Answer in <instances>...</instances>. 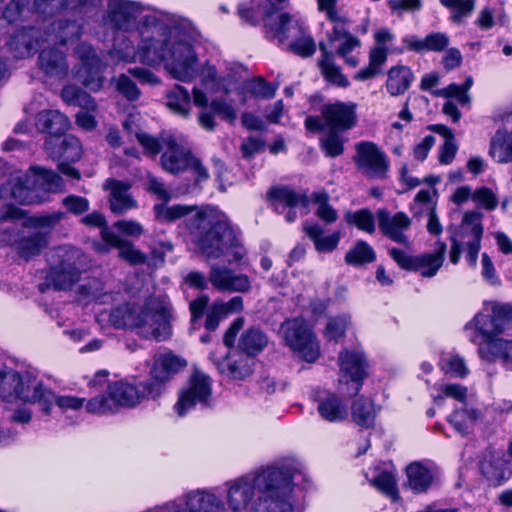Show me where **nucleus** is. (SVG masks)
<instances>
[{"label":"nucleus","instance_id":"nucleus-23","mask_svg":"<svg viewBox=\"0 0 512 512\" xmlns=\"http://www.w3.org/2000/svg\"><path fill=\"white\" fill-rule=\"evenodd\" d=\"M171 502H186L185 509L195 512H225L223 500L212 489L197 488L189 490L170 500Z\"/></svg>","mask_w":512,"mask_h":512},{"label":"nucleus","instance_id":"nucleus-8","mask_svg":"<svg viewBox=\"0 0 512 512\" xmlns=\"http://www.w3.org/2000/svg\"><path fill=\"white\" fill-rule=\"evenodd\" d=\"M264 29L268 38L284 43L289 40L288 49L294 54L306 58L316 52V43L301 20L288 13L272 17L266 12Z\"/></svg>","mask_w":512,"mask_h":512},{"label":"nucleus","instance_id":"nucleus-17","mask_svg":"<svg viewBox=\"0 0 512 512\" xmlns=\"http://www.w3.org/2000/svg\"><path fill=\"white\" fill-rule=\"evenodd\" d=\"M29 393L28 399H19L27 403H39L42 406V411L48 415L51 411L52 405L55 403L61 409H80L85 399L76 396H56L55 393L46 388L43 383L32 372L29 373Z\"/></svg>","mask_w":512,"mask_h":512},{"label":"nucleus","instance_id":"nucleus-9","mask_svg":"<svg viewBox=\"0 0 512 512\" xmlns=\"http://www.w3.org/2000/svg\"><path fill=\"white\" fill-rule=\"evenodd\" d=\"M54 2L71 9L94 7L103 0H10L2 9L1 19L8 24L28 21L33 14L50 15L54 11Z\"/></svg>","mask_w":512,"mask_h":512},{"label":"nucleus","instance_id":"nucleus-29","mask_svg":"<svg viewBox=\"0 0 512 512\" xmlns=\"http://www.w3.org/2000/svg\"><path fill=\"white\" fill-rule=\"evenodd\" d=\"M49 37L44 38L41 30L33 26L23 27L10 36L7 46L15 58H26L36 52L41 42L49 41Z\"/></svg>","mask_w":512,"mask_h":512},{"label":"nucleus","instance_id":"nucleus-54","mask_svg":"<svg viewBox=\"0 0 512 512\" xmlns=\"http://www.w3.org/2000/svg\"><path fill=\"white\" fill-rule=\"evenodd\" d=\"M193 211V207L186 205H173L167 206L165 203L156 204L154 206L155 216L158 220L164 222H173L184 216H191L190 213Z\"/></svg>","mask_w":512,"mask_h":512},{"label":"nucleus","instance_id":"nucleus-21","mask_svg":"<svg viewBox=\"0 0 512 512\" xmlns=\"http://www.w3.org/2000/svg\"><path fill=\"white\" fill-rule=\"evenodd\" d=\"M357 105L354 102L336 101L323 104L320 113L328 130L348 131L357 123Z\"/></svg>","mask_w":512,"mask_h":512},{"label":"nucleus","instance_id":"nucleus-16","mask_svg":"<svg viewBox=\"0 0 512 512\" xmlns=\"http://www.w3.org/2000/svg\"><path fill=\"white\" fill-rule=\"evenodd\" d=\"M76 54L80 60V66L75 72L76 78L91 91H99L104 83L102 74L105 64L95 49L87 43H80L76 47Z\"/></svg>","mask_w":512,"mask_h":512},{"label":"nucleus","instance_id":"nucleus-60","mask_svg":"<svg viewBox=\"0 0 512 512\" xmlns=\"http://www.w3.org/2000/svg\"><path fill=\"white\" fill-rule=\"evenodd\" d=\"M244 89L246 92L254 96L269 99L274 97L277 87H274L264 79L259 78L246 82L244 84Z\"/></svg>","mask_w":512,"mask_h":512},{"label":"nucleus","instance_id":"nucleus-26","mask_svg":"<svg viewBox=\"0 0 512 512\" xmlns=\"http://www.w3.org/2000/svg\"><path fill=\"white\" fill-rule=\"evenodd\" d=\"M209 282L220 292L245 293L251 289L248 276L235 274L230 268L218 264L210 266Z\"/></svg>","mask_w":512,"mask_h":512},{"label":"nucleus","instance_id":"nucleus-61","mask_svg":"<svg viewBox=\"0 0 512 512\" xmlns=\"http://www.w3.org/2000/svg\"><path fill=\"white\" fill-rule=\"evenodd\" d=\"M116 90L128 101H135L141 95L136 83L126 74H120L116 79Z\"/></svg>","mask_w":512,"mask_h":512},{"label":"nucleus","instance_id":"nucleus-33","mask_svg":"<svg viewBox=\"0 0 512 512\" xmlns=\"http://www.w3.org/2000/svg\"><path fill=\"white\" fill-rule=\"evenodd\" d=\"M2 240L8 244H16L18 254L26 260L38 255L48 243L46 234L41 231L23 233L19 237L4 233Z\"/></svg>","mask_w":512,"mask_h":512},{"label":"nucleus","instance_id":"nucleus-53","mask_svg":"<svg viewBox=\"0 0 512 512\" xmlns=\"http://www.w3.org/2000/svg\"><path fill=\"white\" fill-rule=\"evenodd\" d=\"M338 43L339 45L336 48L335 55L342 58L344 62L352 68L358 66L359 59L358 57L353 55V52L356 49L360 48V39L357 36L353 35L338 41Z\"/></svg>","mask_w":512,"mask_h":512},{"label":"nucleus","instance_id":"nucleus-49","mask_svg":"<svg viewBox=\"0 0 512 512\" xmlns=\"http://www.w3.org/2000/svg\"><path fill=\"white\" fill-rule=\"evenodd\" d=\"M376 254L373 248L365 241H358L345 255V262L348 265L360 266L373 262Z\"/></svg>","mask_w":512,"mask_h":512},{"label":"nucleus","instance_id":"nucleus-38","mask_svg":"<svg viewBox=\"0 0 512 512\" xmlns=\"http://www.w3.org/2000/svg\"><path fill=\"white\" fill-rule=\"evenodd\" d=\"M319 415L328 422H340L347 418L348 411L342 399L335 394H328L318 399Z\"/></svg>","mask_w":512,"mask_h":512},{"label":"nucleus","instance_id":"nucleus-19","mask_svg":"<svg viewBox=\"0 0 512 512\" xmlns=\"http://www.w3.org/2000/svg\"><path fill=\"white\" fill-rule=\"evenodd\" d=\"M164 152L161 156L163 169L171 174H178L190 167L193 154L186 147V138L182 135L165 134L163 136Z\"/></svg>","mask_w":512,"mask_h":512},{"label":"nucleus","instance_id":"nucleus-1","mask_svg":"<svg viewBox=\"0 0 512 512\" xmlns=\"http://www.w3.org/2000/svg\"><path fill=\"white\" fill-rule=\"evenodd\" d=\"M137 46L125 35L114 40L109 50L115 62L135 63L151 67L163 65L176 80L190 82L197 75V56L192 42L199 37L194 24L186 18L173 19L171 25L154 15L139 19Z\"/></svg>","mask_w":512,"mask_h":512},{"label":"nucleus","instance_id":"nucleus-40","mask_svg":"<svg viewBox=\"0 0 512 512\" xmlns=\"http://www.w3.org/2000/svg\"><path fill=\"white\" fill-rule=\"evenodd\" d=\"M414 80L411 69L407 66H394L387 74L386 89L391 96H399L409 89Z\"/></svg>","mask_w":512,"mask_h":512},{"label":"nucleus","instance_id":"nucleus-28","mask_svg":"<svg viewBox=\"0 0 512 512\" xmlns=\"http://www.w3.org/2000/svg\"><path fill=\"white\" fill-rule=\"evenodd\" d=\"M101 236L104 241L103 244H97L95 248L103 253H107L110 248H117L121 259L128 262L130 265H142L147 262V257L135 246L121 238L114 231L104 228L101 231Z\"/></svg>","mask_w":512,"mask_h":512},{"label":"nucleus","instance_id":"nucleus-42","mask_svg":"<svg viewBox=\"0 0 512 512\" xmlns=\"http://www.w3.org/2000/svg\"><path fill=\"white\" fill-rule=\"evenodd\" d=\"M166 105L176 115L188 118L191 112V97L189 91L181 85H174L166 93Z\"/></svg>","mask_w":512,"mask_h":512},{"label":"nucleus","instance_id":"nucleus-45","mask_svg":"<svg viewBox=\"0 0 512 512\" xmlns=\"http://www.w3.org/2000/svg\"><path fill=\"white\" fill-rule=\"evenodd\" d=\"M303 231L313 241L318 252H331L338 246L340 240L339 232L323 236L324 231L317 223L305 224Z\"/></svg>","mask_w":512,"mask_h":512},{"label":"nucleus","instance_id":"nucleus-15","mask_svg":"<svg viewBox=\"0 0 512 512\" xmlns=\"http://www.w3.org/2000/svg\"><path fill=\"white\" fill-rule=\"evenodd\" d=\"M340 384L348 385L347 394L356 396L367 377L368 364L364 354L360 351L343 350L339 353Z\"/></svg>","mask_w":512,"mask_h":512},{"label":"nucleus","instance_id":"nucleus-5","mask_svg":"<svg viewBox=\"0 0 512 512\" xmlns=\"http://www.w3.org/2000/svg\"><path fill=\"white\" fill-rule=\"evenodd\" d=\"M302 463L294 457H283L272 463L270 474L258 479L264 488L252 505L253 512H298L294 495V478L301 474Z\"/></svg>","mask_w":512,"mask_h":512},{"label":"nucleus","instance_id":"nucleus-51","mask_svg":"<svg viewBox=\"0 0 512 512\" xmlns=\"http://www.w3.org/2000/svg\"><path fill=\"white\" fill-rule=\"evenodd\" d=\"M439 2L451 10L450 20L456 24H462L475 8V0H439Z\"/></svg>","mask_w":512,"mask_h":512},{"label":"nucleus","instance_id":"nucleus-12","mask_svg":"<svg viewBox=\"0 0 512 512\" xmlns=\"http://www.w3.org/2000/svg\"><path fill=\"white\" fill-rule=\"evenodd\" d=\"M212 401L211 378L200 371H195L190 376L186 386L179 391L174 410L178 416L183 417L197 406L201 408L210 407Z\"/></svg>","mask_w":512,"mask_h":512},{"label":"nucleus","instance_id":"nucleus-35","mask_svg":"<svg viewBox=\"0 0 512 512\" xmlns=\"http://www.w3.org/2000/svg\"><path fill=\"white\" fill-rule=\"evenodd\" d=\"M221 374L227 375L234 380H243L253 372L254 361L243 354L227 355L214 362Z\"/></svg>","mask_w":512,"mask_h":512},{"label":"nucleus","instance_id":"nucleus-43","mask_svg":"<svg viewBox=\"0 0 512 512\" xmlns=\"http://www.w3.org/2000/svg\"><path fill=\"white\" fill-rule=\"evenodd\" d=\"M268 344V338L259 328L251 327L240 336L238 347L248 357L258 355Z\"/></svg>","mask_w":512,"mask_h":512},{"label":"nucleus","instance_id":"nucleus-27","mask_svg":"<svg viewBox=\"0 0 512 512\" xmlns=\"http://www.w3.org/2000/svg\"><path fill=\"white\" fill-rule=\"evenodd\" d=\"M269 199L273 202L278 213H285V219L288 223H292L297 218L295 207L301 205L306 208L310 199L305 193H299L289 187H273L268 192Z\"/></svg>","mask_w":512,"mask_h":512},{"label":"nucleus","instance_id":"nucleus-30","mask_svg":"<svg viewBox=\"0 0 512 512\" xmlns=\"http://www.w3.org/2000/svg\"><path fill=\"white\" fill-rule=\"evenodd\" d=\"M109 190V206L115 215H123L131 209L138 207V203L130 193L132 187L130 182L108 178L103 185Z\"/></svg>","mask_w":512,"mask_h":512},{"label":"nucleus","instance_id":"nucleus-36","mask_svg":"<svg viewBox=\"0 0 512 512\" xmlns=\"http://www.w3.org/2000/svg\"><path fill=\"white\" fill-rule=\"evenodd\" d=\"M44 146L47 154L53 159L74 162L81 157L80 141L74 136H62L54 143L53 139L46 140Z\"/></svg>","mask_w":512,"mask_h":512},{"label":"nucleus","instance_id":"nucleus-13","mask_svg":"<svg viewBox=\"0 0 512 512\" xmlns=\"http://www.w3.org/2000/svg\"><path fill=\"white\" fill-rule=\"evenodd\" d=\"M271 470L272 464L261 467L252 474L227 482L226 500L229 508L234 512L247 508L255 496V491L257 490L261 495L264 490L259 486L258 479L263 475L270 474Z\"/></svg>","mask_w":512,"mask_h":512},{"label":"nucleus","instance_id":"nucleus-24","mask_svg":"<svg viewBox=\"0 0 512 512\" xmlns=\"http://www.w3.org/2000/svg\"><path fill=\"white\" fill-rule=\"evenodd\" d=\"M482 214L479 211H468L463 216L461 235L466 239V260L473 267L477 264L478 253L481 248L483 226L481 224Z\"/></svg>","mask_w":512,"mask_h":512},{"label":"nucleus","instance_id":"nucleus-55","mask_svg":"<svg viewBox=\"0 0 512 512\" xmlns=\"http://www.w3.org/2000/svg\"><path fill=\"white\" fill-rule=\"evenodd\" d=\"M329 21L333 24L331 31H328L326 34L330 46L344 38L353 36L349 31L351 21L346 15L340 13L329 19Z\"/></svg>","mask_w":512,"mask_h":512},{"label":"nucleus","instance_id":"nucleus-59","mask_svg":"<svg viewBox=\"0 0 512 512\" xmlns=\"http://www.w3.org/2000/svg\"><path fill=\"white\" fill-rule=\"evenodd\" d=\"M371 485L389 497L398 493L396 480L391 472L383 471L371 480Z\"/></svg>","mask_w":512,"mask_h":512},{"label":"nucleus","instance_id":"nucleus-44","mask_svg":"<svg viewBox=\"0 0 512 512\" xmlns=\"http://www.w3.org/2000/svg\"><path fill=\"white\" fill-rule=\"evenodd\" d=\"M353 422L362 429L371 428L374 425L376 410L371 399L360 397L351 406Z\"/></svg>","mask_w":512,"mask_h":512},{"label":"nucleus","instance_id":"nucleus-46","mask_svg":"<svg viewBox=\"0 0 512 512\" xmlns=\"http://www.w3.org/2000/svg\"><path fill=\"white\" fill-rule=\"evenodd\" d=\"M408 486L415 493L426 492L433 482V474L418 462L411 463L407 469Z\"/></svg>","mask_w":512,"mask_h":512},{"label":"nucleus","instance_id":"nucleus-63","mask_svg":"<svg viewBox=\"0 0 512 512\" xmlns=\"http://www.w3.org/2000/svg\"><path fill=\"white\" fill-rule=\"evenodd\" d=\"M387 4L391 13L402 16L405 12L419 11L422 8V0H388Z\"/></svg>","mask_w":512,"mask_h":512},{"label":"nucleus","instance_id":"nucleus-25","mask_svg":"<svg viewBox=\"0 0 512 512\" xmlns=\"http://www.w3.org/2000/svg\"><path fill=\"white\" fill-rule=\"evenodd\" d=\"M378 226L381 232L392 241L409 247L411 242L405 232L411 226V219L404 212L391 215L386 209L377 211Z\"/></svg>","mask_w":512,"mask_h":512},{"label":"nucleus","instance_id":"nucleus-56","mask_svg":"<svg viewBox=\"0 0 512 512\" xmlns=\"http://www.w3.org/2000/svg\"><path fill=\"white\" fill-rule=\"evenodd\" d=\"M340 132L329 130V133L320 139V147L327 157L335 158L343 154L344 139Z\"/></svg>","mask_w":512,"mask_h":512},{"label":"nucleus","instance_id":"nucleus-32","mask_svg":"<svg viewBox=\"0 0 512 512\" xmlns=\"http://www.w3.org/2000/svg\"><path fill=\"white\" fill-rule=\"evenodd\" d=\"M35 126L39 132L48 134L47 140L53 139L54 143L65 136L70 122L66 115L58 110H44L37 114Z\"/></svg>","mask_w":512,"mask_h":512},{"label":"nucleus","instance_id":"nucleus-4","mask_svg":"<svg viewBox=\"0 0 512 512\" xmlns=\"http://www.w3.org/2000/svg\"><path fill=\"white\" fill-rule=\"evenodd\" d=\"M100 317H107L116 329L136 330L140 336L158 342L167 340L172 334L170 307L156 297L148 298L143 307L125 303L101 313Z\"/></svg>","mask_w":512,"mask_h":512},{"label":"nucleus","instance_id":"nucleus-2","mask_svg":"<svg viewBox=\"0 0 512 512\" xmlns=\"http://www.w3.org/2000/svg\"><path fill=\"white\" fill-rule=\"evenodd\" d=\"M195 244L207 259L228 257V262L241 261L246 249L231 227L228 217L217 208L208 207L185 220Z\"/></svg>","mask_w":512,"mask_h":512},{"label":"nucleus","instance_id":"nucleus-52","mask_svg":"<svg viewBox=\"0 0 512 512\" xmlns=\"http://www.w3.org/2000/svg\"><path fill=\"white\" fill-rule=\"evenodd\" d=\"M311 201L317 205L315 215L320 220L326 224H332L338 219L337 211L329 204L328 193L315 192L311 195Z\"/></svg>","mask_w":512,"mask_h":512},{"label":"nucleus","instance_id":"nucleus-18","mask_svg":"<svg viewBox=\"0 0 512 512\" xmlns=\"http://www.w3.org/2000/svg\"><path fill=\"white\" fill-rule=\"evenodd\" d=\"M354 162L358 170L369 179L384 180L390 167L386 154L373 142H360L356 145Z\"/></svg>","mask_w":512,"mask_h":512},{"label":"nucleus","instance_id":"nucleus-6","mask_svg":"<svg viewBox=\"0 0 512 512\" xmlns=\"http://www.w3.org/2000/svg\"><path fill=\"white\" fill-rule=\"evenodd\" d=\"M161 396V385L154 380H145L134 385L120 380L108 384L105 394L90 399L86 409L94 414H114L120 408H134L145 399Z\"/></svg>","mask_w":512,"mask_h":512},{"label":"nucleus","instance_id":"nucleus-39","mask_svg":"<svg viewBox=\"0 0 512 512\" xmlns=\"http://www.w3.org/2000/svg\"><path fill=\"white\" fill-rule=\"evenodd\" d=\"M50 28L54 34L53 41L62 45L78 40L82 33L81 24L76 20L61 18L53 21Z\"/></svg>","mask_w":512,"mask_h":512},{"label":"nucleus","instance_id":"nucleus-41","mask_svg":"<svg viewBox=\"0 0 512 512\" xmlns=\"http://www.w3.org/2000/svg\"><path fill=\"white\" fill-rule=\"evenodd\" d=\"M408 49L415 52L423 51H435L441 52L445 50L449 43V37L445 33L432 32L428 34L424 39H418L416 37H410L404 39Z\"/></svg>","mask_w":512,"mask_h":512},{"label":"nucleus","instance_id":"nucleus-62","mask_svg":"<svg viewBox=\"0 0 512 512\" xmlns=\"http://www.w3.org/2000/svg\"><path fill=\"white\" fill-rule=\"evenodd\" d=\"M443 368L446 372L460 378L466 377L469 373L465 360L459 355H451L444 359Z\"/></svg>","mask_w":512,"mask_h":512},{"label":"nucleus","instance_id":"nucleus-34","mask_svg":"<svg viewBox=\"0 0 512 512\" xmlns=\"http://www.w3.org/2000/svg\"><path fill=\"white\" fill-rule=\"evenodd\" d=\"M38 67L46 77L55 79L65 78L69 70L65 55L54 48H46L40 52Z\"/></svg>","mask_w":512,"mask_h":512},{"label":"nucleus","instance_id":"nucleus-37","mask_svg":"<svg viewBox=\"0 0 512 512\" xmlns=\"http://www.w3.org/2000/svg\"><path fill=\"white\" fill-rule=\"evenodd\" d=\"M319 49L321 58L318 61V65L324 78L338 87H348V79L342 74L341 68L334 62V53L328 50V46L324 42L319 43Z\"/></svg>","mask_w":512,"mask_h":512},{"label":"nucleus","instance_id":"nucleus-64","mask_svg":"<svg viewBox=\"0 0 512 512\" xmlns=\"http://www.w3.org/2000/svg\"><path fill=\"white\" fill-rule=\"evenodd\" d=\"M210 110L214 114L219 115L223 120L230 123L234 122L237 118V113L233 106L223 99H213L210 102Z\"/></svg>","mask_w":512,"mask_h":512},{"label":"nucleus","instance_id":"nucleus-22","mask_svg":"<svg viewBox=\"0 0 512 512\" xmlns=\"http://www.w3.org/2000/svg\"><path fill=\"white\" fill-rule=\"evenodd\" d=\"M29 373L19 372L0 363V399L6 402L28 399Z\"/></svg>","mask_w":512,"mask_h":512},{"label":"nucleus","instance_id":"nucleus-11","mask_svg":"<svg viewBox=\"0 0 512 512\" xmlns=\"http://www.w3.org/2000/svg\"><path fill=\"white\" fill-rule=\"evenodd\" d=\"M446 251V243L437 241L433 252L413 256L401 249L393 247L389 249L388 253L401 269L406 271H419L422 277L432 278L442 267Z\"/></svg>","mask_w":512,"mask_h":512},{"label":"nucleus","instance_id":"nucleus-14","mask_svg":"<svg viewBox=\"0 0 512 512\" xmlns=\"http://www.w3.org/2000/svg\"><path fill=\"white\" fill-rule=\"evenodd\" d=\"M106 9L101 23L112 31L131 32L137 30L140 13L139 4L128 0H103Z\"/></svg>","mask_w":512,"mask_h":512},{"label":"nucleus","instance_id":"nucleus-7","mask_svg":"<svg viewBox=\"0 0 512 512\" xmlns=\"http://www.w3.org/2000/svg\"><path fill=\"white\" fill-rule=\"evenodd\" d=\"M30 171L32 175L24 174L2 185L1 197H10L24 205L38 204L46 201V191L57 193L64 190L63 179L55 171L40 166H32Z\"/></svg>","mask_w":512,"mask_h":512},{"label":"nucleus","instance_id":"nucleus-50","mask_svg":"<svg viewBox=\"0 0 512 512\" xmlns=\"http://www.w3.org/2000/svg\"><path fill=\"white\" fill-rule=\"evenodd\" d=\"M65 217L62 211H54L51 213L38 214L29 217L24 222L26 227L40 228L45 230L46 236L51 232Z\"/></svg>","mask_w":512,"mask_h":512},{"label":"nucleus","instance_id":"nucleus-10","mask_svg":"<svg viewBox=\"0 0 512 512\" xmlns=\"http://www.w3.org/2000/svg\"><path fill=\"white\" fill-rule=\"evenodd\" d=\"M280 334L285 344L306 362H314L320 355V346L316 336L303 318H292L280 326Z\"/></svg>","mask_w":512,"mask_h":512},{"label":"nucleus","instance_id":"nucleus-3","mask_svg":"<svg viewBox=\"0 0 512 512\" xmlns=\"http://www.w3.org/2000/svg\"><path fill=\"white\" fill-rule=\"evenodd\" d=\"M511 321L512 306L494 303L490 314L480 312L465 325L469 341L477 346L479 358L488 364L499 362L508 371H512V340L501 335Z\"/></svg>","mask_w":512,"mask_h":512},{"label":"nucleus","instance_id":"nucleus-47","mask_svg":"<svg viewBox=\"0 0 512 512\" xmlns=\"http://www.w3.org/2000/svg\"><path fill=\"white\" fill-rule=\"evenodd\" d=\"M490 154L499 163L512 161V133L498 130L491 140Z\"/></svg>","mask_w":512,"mask_h":512},{"label":"nucleus","instance_id":"nucleus-48","mask_svg":"<svg viewBox=\"0 0 512 512\" xmlns=\"http://www.w3.org/2000/svg\"><path fill=\"white\" fill-rule=\"evenodd\" d=\"M436 195V189L420 190L410 205V211L413 217L421 218L424 215L427 216L433 213V210H436V201L434 200Z\"/></svg>","mask_w":512,"mask_h":512},{"label":"nucleus","instance_id":"nucleus-58","mask_svg":"<svg viewBox=\"0 0 512 512\" xmlns=\"http://www.w3.org/2000/svg\"><path fill=\"white\" fill-rule=\"evenodd\" d=\"M346 219L349 223L355 224L360 230L367 233H373L375 231L374 217L368 209L348 213Z\"/></svg>","mask_w":512,"mask_h":512},{"label":"nucleus","instance_id":"nucleus-31","mask_svg":"<svg viewBox=\"0 0 512 512\" xmlns=\"http://www.w3.org/2000/svg\"><path fill=\"white\" fill-rule=\"evenodd\" d=\"M187 366V361L173 353L165 351L158 354L151 368V378L161 385V394L164 391L165 383L169 381L175 374L179 373Z\"/></svg>","mask_w":512,"mask_h":512},{"label":"nucleus","instance_id":"nucleus-57","mask_svg":"<svg viewBox=\"0 0 512 512\" xmlns=\"http://www.w3.org/2000/svg\"><path fill=\"white\" fill-rule=\"evenodd\" d=\"M350 324V316L340 315L328 319L325 328V337L329 341L338 342L339 339L344 337L345 332Z\"/></svg>","mask_w":512,"mask_h":512},{"label":"nucleus","instance_id":"nucleus-20","mask_svg":"<svg viewBox=\"0 0 512 512\" xmlns=\"http://www.w3.org/2000/svg\"><path fill=\"white\" fill-rule=\"evenodd\" d=\"M59 251L65 252L67 259H63L58 265L51 268L46 276L45 284L40 285V290L45 291V287H53L55 290L70 289L80 279V270L71 259L77 258L80 254L78 249L71 248L69 251L60 248Z\"/></svg>","mask_w":512,"mask_h":512}]
</instances>
